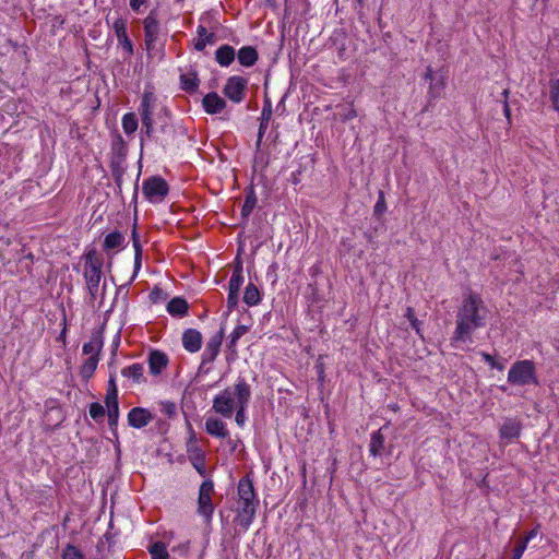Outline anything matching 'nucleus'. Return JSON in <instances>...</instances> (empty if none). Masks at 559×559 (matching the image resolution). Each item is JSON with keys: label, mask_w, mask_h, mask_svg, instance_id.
Here are the masks:
<instances>
[{"label": "nucleus", "mask_w": 559, "mask_h": 559, "mask_svg": "<svg viewBox=\"0 0 559 559\" xmlns=\"http://www.w3.org/2000/svg\"><path fill=\"white\" fill-rule=\"evenodd\" d=\"M508 382L511 385H537L538 378L536 374L535 364L532 360L524 359L515 361L509 369Z\"/></svg>", "instance_id": "nucleus-5"}, {"label": "nucleus", "mask_w": 559, "mask_h": 559, "mask_svg": "<svg viewBox=\"0 0 559 559\" xmlns=\"http://www.w3.org/2000/svg\"><path fill=\"white\" fill-rule=\"evenodd\" d=\"M271 117H272V108H271V104H267L263 107L262 112H261V122L259 126L258 139L255 142L257 150H260V147H261L262 139L267 129Z\"/></svg>", "instance_id": "nucleus-25"}, {"label": "nucleus", "mask_w": 559, "mask_h": 559, "mask_svg": "<svg viewBox=\"0 0 559 559\" xmlns=\"http://www.w3.org/2000/svg\"><path fill=\"white\" fill-rule=\"evenodd\" d=\"M152 559H169L167 547L163 542H156L150 547Z\"/></svg>", "instance_id": "nucleus-34"}, {"label": "nucleus", "mask_w": 559, "mask_h": 559, "mask_svg": "<svg viewBox=\"0 0 559 559\" xmlns=\"http://www.w3.org/2000/svg\"><path fill=\"white\" fill-rule=\"evenodd\" d=\"M188 460L198 474L202 477H206L207 469L205 465L206 454L205 451L200 447L199 440L194 430L190 427L189 438L186 443Z\"/></svg>", "instance_id": "nucleus-7"}, {"label": "nucleus", "mask_w": 559, "mask_h": 559, "mask_svg": "<svg viewBox=\"0 0 559 559\" xmlns=\"http://www.w3.org/2000/svg\"><path fill=\"white\" fill-rule=\"evenodd\" d=\"M200 80L194 71L180 75V87L185 92L194 93L199 88Z\"/></svg>", "instance_id": "nucleus-26"}, {"label": "nucleus", "mask_w": 559, "mask_h": 559, "mask_svg": "<svg viewBox=\"0 0 559 559\" xmlns=\"http://www.w3.org/2000/svg\"><path fill=\"white\" fill-rule=\"evenodd\" d=\"M157 97L151 91H145L142 95L139 114L142 127L146 136L151 138L154 132V114L157 109Z\"/></svg>", "instance_id": "nucleus-6"}, {"label": "nucleus", "mask_w": 559, "mask_h": 559, "mask_svg": "<svg viewBox=\"0 0 559 559\" xmlns=\"http://www.w3.org/2000/svg\"><path fill=\"white\" fill-rule=\"evenodd\" d=\"M129 426L141 429L153 421L154 415L144 407H133L129 411L128 416Z\"/></svg>", "instance_id": "nucleus-13"}, {"label": "nucleus", "mask_w": 559, "mask_h": 559, "mask_svg": "<svg viewBox=\"0 0 559 559\" xmlns=\"http://www.w3.org/2000/svg\"><path fill=\"white\" fill-rule=\"evenodd\" d=\"M357 2H358L360 5H362L364 0H357Z\"/></svg>", "instance_id": "nucleus-60"}, {"label": "nucleus", "mask_w": 559, "mask_h": 559, "mask_svg": "<svg viewBox=\"0 0 559 559\" xmlns=\"http://www.w3.org/2000/svg\"><path fill=\"white\" fill-rule=\"evenodd\" d=\"M66 334H67V326H64L63 330L61 331V333L59 335V340H62L64 342L66 341Z\"/></svg>", "instance_id": "nucleus-59"}, {"label": "nucleus", "mask_w": 559, "mask_h": 559, "mask_svg": "<svg viewBox=\"0 0 559 559\" xmlns=\"http://www.w3.org/2000/svg\"><path fill=\"white\" fill-rule=\"evenodd\" d=\"M248 80L240 75H233L227 79L223 88L224 95L233 103L239 104L245 99Z\"/></svg>", "instance_id": "nucleus-10"}, {"label": "nucleus", "mask_w": 559, "mask_h": 559, "mask_svg": "<svg viewBox=\"0 0 559 559\" xmlns=\"http://www.w3.org/2000/svg\"><path fill=\"white\" fill-rule=\"evenodd\" d=\"M226 100L216 92L206 94L202 99V106L206 114L216 115L226 108Z\"/></svg>", "instance_id": "nucleus-16"}, {"label": "nucleus", "mask_w": 559, "mask_h": 559, "mask_svg": "<svg viewBox=\"0 0 559 559\" xmlns=\"http://www.w3.org/2000/svg\"><path fill=\"white\" fill-rule=\"evenodd\" d=\"M112 28L119 46L124 50L127 57H131L133 55V45L127 33V21L121 17L117 19L112 24Z\"/></svg>", "instance_id": "nucleus-14"}, {"label": "nucleus", "mask_w": 559, "mask_h": 559, "mask_svg": "<svg viewBox=\"0 0 559 559\" xmlns=\"http://www.w3.org/2000/svg\"><path fill=\"white\" fill-rule=\"evenodd\" d=\"M526 547H527V544L525 542H523L522 539H520L516 543V546L514 547V549L512 551V559H521Z\"/></svg>", "instance_id": "nucleus-46"}, {"label": "nucleus", "mask_w": 559, "mask_h": 559, "mask_svg": "<svg viewBox=\"0 0 559 559\" xmlns=\"http://www.w3.org/2000/svg\"><path fill=\"white\" fill-rule=\"evenodd\" d=\"M237 509L234 522L240 526L242 532H247L253 523L259 500L253 487V481L246 475L241 477L237 485Z\"/></svg>", "instance_id": "nucleus-2"}, {"label": "nucleus", "mask_w": 559, "mask_h": 559, "mask_svg": "<svg viewBox=\"0 0 559 559\" xmlns=\"http://www.w3.org/2000/svg\"><path fill=\"white\" fill-rule=\"evenodd\" d=\"M116 378H117L116 373L110 372L109 380H108L107 393H106V400L118 399V388H117V383H116Z\"/></svg>", "instance_id": "nucleus-37"}, {"label": "nucleus", "mask_w": 559, "mask_h": 559, "mask_svg": "<svg viewBox=\"0 0 559 559\" xmlns=\"http://www.w3.org/2000/svg\"><path fill=\"white\" fill-rule=\"evenodd\" d=\"M429 95L433 98L440 97V88L437 84L430 86Z\"/></svg>", "instance_id": "nucleus-55"}, {"label": "nucleus", "mask_w": 559, "mask_h": 559, "mask_svg": "<svg viewBox=\"0 0 559 559\" xmlns=\"http://www.w3.org/2000/svg\"><path fill=\"white\" fill-rule=\"evenodd\" d=\"M257 204V197L253 191L246 195L243 205L241 207V216L243 218H248L252 213L254 206Z\"/></svg>", "instance_id": "nucleus-35"}, {"label": "nucleus", "mask_w": 559, "mask_h": 559, "mask_svg": "<svg viewBox=\"0 0 559 559\" xmlns=\"http://www.w3.org/2000/svg\"><path fill=\"white\" fill-rule=\"evenodd\" d=\"M103 258L94 249L84 254L83 275L86 287L93 298L96 297L99 289V283L103 277Z\"/></svg>", "instance_id": "nucleus-4"}, {"label": "nucleus", "mask_w": 559, "mask_h": 559, "mask_svg": "<svg viewBox=\"0 0 559 559\" xmlns=\"http://www.w3.org/2000/svg\"><path fill=\"white\" fill-rule=\"evenodd\" d=\"M238 61L243 67H252L259 58L258 51L252 46L241 47L237 53Z\"/></svg>", "instance_id": "nucleus-23"}, {"label": "nucleus", "mask_w": 559, "mask_h": 559, "mask_svg": "<svg viewBox=\"0 0 559 559\" xmlns=\"http://www.w3.org/2000/svg\"><path fill=\"white\" fill-rule=\"evenodd\" d=\"M166 298H167V294L164 292L163 288H160L158 286H154L150 293V299L154 304L162 302V301L166 300Z\"/></svg>", "instance_id": "nucleus-39"}, {"label": "nucleus", "mask_w": 559, "mask_h": 559, "mask_svg": "<svg viewBox=\"0 0 559 559\" xmlns=\"http://www.w3.org/2000/svg\"><path fill=\"white\" fill-rule=\"evenodd\" d=\"M385 201L384 195L382 192H380L379 199L374 205V213L380 214L385 210Z\"/></svg>", "instance_id": "nucleus-48"}, {"label": "nucleus", "mask_w": 559, "mask_h": 559, "mask_svg": "<svg viewBox=\"0 0 559 559\" xmlns=\"http://www.w3.org/2000/svg\"><path fill=\"white\" fill-rule=\"evenodd\" d=\"M141 257H142V252H139V253H136V252H135V258H134V272H133V275H132V277H131L130 282H132V281L136 277V275H138V273H139L140 269H141Z\"/></svg>", "instance_id": "nucleus-50"}, {"label": "nucleus", "mask_w": 559, "mask_h": 559, "mask_svg": "<svg viewBox=\"0 0 559 559\" xmlns=\"http://www.w3.org/2000/svg\"><path fill=\"white\" fill-rule=\"evenodd\" d=\"M243 284L242 265L238 264L228 282V292L239 293Z\"/></svg>", "instance_id": "nucleus-31"}, {"label": "nucleus", "mask_w": 559, "mask_h": 559, "mask_svg": "<svg viewBox=\"0 0 559 559\" xmlns=\"http://www.w3.org/2000/svg\"><path fill=\"white\" fill-rule=\"evenodd\" d=\"M481 358L492 368V369H497V370H503L504 369V366L500 362H497L493 358V356H491L490 354L486 353V352H480L479 353Z\"/></svg>", "instance_id": "nucleus-43"}, {"label": "nucleus", "mask_w": 559, "mask_h": 559, "mask_svg": "<svg viewBox=\"0 0 559 559\" xmlns=\"http://www.w3.org/2000/svg\"><path fill=\"white\" fill-rule=\"evenodd\" d=\"M205 430L212 437L219 439H225L229 436L226 424L216 417H209L205 420Z\"/></svg>", "instance_id": "nucleus-18"}, {"label": "nucleus", "mask_w": 559, "mask_h": 559, "mask_svg": "<svg viewBox=\"0 0 559 559\" xmlns=\"http://www.w3.org/2000/svg\"><path fill=\"white\" fill-rule=\"evenodd\" d=\"M124 236L120 231L109 233L104 239V250L110 251L123 247Z\"/></svg>", "instance_id": "nucleus-29"}, {"label": "nucleus", "mask_w": 559, "mask_h": 559, "mask_svg": "<svg viewBox=\"0 0 559 559\" xmlns=\"http://www.w3.org/2000/svg\"><path fill=\"white\" fill-rule=\"evenodd\" d=\"M102 348H103V337L99 333H95L91 337L90 342H87L83 345L82 349H83L84 355L98 357Z\"/></svg>", "instance_id": "nucleus-28"}, {"label": "nucleus", "mask_w": 559, "mask_h": 559, "mask_svg": "<svg viewBox=\"0 0 559 559\" xmlns=\"http://www.w3.org/2000/svg\"><path fill=\"white\" fill-rule=\"evenodd\" d=\"M145 2L146 0H130V7L133 11H139Z\"/></svg>", "instance_id": "nucleus-53"}, {"label": "nucleus", "mask_w": 559, "mask_h": 559, "mask_svg": "<svg viewBox=\"0 0 559 559\" xmlns=\"http://www.w3.org/2000/svg\"><path fill=\"white\" fill-rule=\"evenodd\" d=\"M243 301L247 306H257L261 301V294L258 287L249 283L245 289Z\"/></svg>", "instance_id": "nucleus-30"}, {"label": "nucleus", "mask_w": 559, "mask_h": 559, "mask_svg": "<svg viewBox=\"0 0 559 559\" xmlns=\"http://www.w3.org/2000/svg\"><path fill=\"white\" fill-rule=\"evenodd\" d=\"M502 95L504 97V106H503V111H504V115L508 119H510V108H509V104H508V97H509V90H504L502 92Z\"/></svg>", "instance_id": "nucleus-51"}, {"label": "nucleus", "mask_w": 559, "mask_h": 559, "mask_svg": "<svg viewBox=\"0 0 559 559\" xmlns=\"http://www.w3.org/2000/svg\"><path fill=\"white\" fill-rule=\"evenodd\" d=\"M521 429L522 426L520 420L515 418H508L503 421L502 426L500 427V438L503 440L511 441L520 436Z\"/></svg>", "instance_id": "nucleus-19"}, {"label": "nucleus", "mask_w": 559, "mask_h": 559, "mask_svg": "<svg viewBox=\"0 0 559 559\" xmlns=\"http://www.w3.org/2000/svg\"><path fill=\"white\" fill-rule=\"evenodd\" d=\"M239 296V293H233V292H228V296H227V307L229 310H233L237 307L238 305V297Z\"/></svg>", "instance_id": "nucleus-47"}, {"label": "nucleus", "mask_w": 559, "mask_h": 559, "mask_svg": "<svg viewBox=\"0 0 559 559\" xmlns=\"http://www.w3.org/2000/svg\"><path fill=\"white\" fill-rule=\"evenodd\" d=\"M550 87V99L552 103V107L555 110H559V76L557 79H551L549 82Z\"/></svg>", "instance_id": "nucleus-36"}, {"label": "nucleus", "mask_w": 559, "mask_h": 559, "mask_svg": "<svg viewBox=\"0 0 559 559\" xmlns=\"http://www.w3.org/2000/svg\"><path fill=\"white\" fill-rule=\"evenodd\" d=\"M236 57L234 47L229 45H222L215 51V60L221 67L230 66Z\"/></svg>", "instance_id": "nucleus-22"}, {"label": "nucleus", "mask_w": 559, "mask_h": 559, "mask_svg": "<svg viewBox=\"0 0 559 559\" xmlns=\"http://www.w3.org/2000/svg\"><path fill=\"white\" fill-rule=\"evenodd\" d=\"M167 312L173 317L182 318L188 313L189 305L182 297H174L167 304Z\"/></svg>", "instance_id": "nucleus-21"}, {"label": "nucleus", "mask_w": 559, "mask_h": 559, "mask_svg": "<svg viewBox=\"0 0 559 559\" xmlns=\"http://www.w3.org/2000/svg\"><path fill=\"white\" fill-rule=\"evenodd\" d=\"M118 418H119V417H108V423H109L110 428H112V427H117V425H118Z\"/></svg>", "instance_id": "nucleus-57"}, {"label": "nucleus", "mask_w": 559, "mask_h": 559, "mask_svg": "<svg viewBox=\"0 0 559 559\" xmlns=\"http://www.w3.org/2000/svg\"><path fill=\"white\" fill-rule=\"evenodd\" d=\"M354 116H355V115H353V112H349L348 118H352V117H354Z\"/></svg>", "instance_id": "nucleus-62"}, {"label": "nucleus", "mask_w": 559, "mask_h": 559, "mask_svg": "<svg viewBox=\"0 0 559 559\" xmlns=\"http://www.w3.org/2000/svg\"><path fill=\"white\" fill-rule=\"evenodd\" d=\"M122 129L127 135H132L139 126L136 115L134 112H128L122 117Z\"/></svg>", "instance_id": "nucleus-32"}, {"label": "nucleus", "mask_w": 559, "mask_h": 559, "mask_svg": "<svg viewBox=\"0 0 559 559\" xmlns=\"http://www.w3.org/2000/svg\"><path fill=\"white\" fill-rule=\"evenodd\" d=\"M405 317L408 319V321H412L414 319H417L415 317V312H414V309L412 307H407L406 309V313H405Z\"/></svg>", "instance_id": "nucleus-56"}, {"label": "nucleus", "mask_w": 559, "mask_h": 559, "mask_svg": "<svg viewBox=\"0 0 559 559\" xmlns=\"http://www.w3.org/2000/svg\"><path fill=\"white\" fill-rule=\"evenodd\" d=\"M90 415L95 420L103 418L105 415V407L99 403H92L90 405Z\"/></svg>", "instance_id": "nucleus-42"}, {"label": "nucleus", "mask_w": 559, "mask_h": 559, "mask_svg": "<svg viewBox=\"0 0 559 559\" xmlns=\"http://www.w3.org/2000/svg\"><path fill=\"white\" fill-rule=\"evenodd\" d=\"M409 323H411V326L416 331V333L420 337H423L421 329H420L421 322L418 319H414V320L409 321Z\"/></svg>", "instance_id": "nucleus-52"}, {"label": "nucleus", "mask_w": 559, "mask_h": 559, "mask_svg": "<svg viewBox=\"0 0 559 559\" xmlns=\"http://www.w3.org/2000/svg\"><path fill=\"white\" fill-rule=\"evenodd\" d=\"M182 346L189 353H197L202 346V334L195 329H188L182 334Z\"/></svg>", "instance_id": "nucleus-17"}, {"label": "nucleus", "mask_w": 559, "mask_h": 559, "mask_svg": "<svg viewBox=\"0 0 559 559\" xmlns=\"http://www.w3.org/2000/svg\"><path fill=\"white\" fill-rule=\"evenodd\" d=\"M224 337V329L221 328L218 332L212 335L205 345L202 353V366L213 362L219 354L222 341Z\"/></svg>", "instance_id": "nucleus-12"}, {"label": "nucleus", "mask_w": 559, "mask_h": 559, "mask_svg": "<svg viewBox=\"0 0 559 559\" xmlns=\"http://www.w3.org/2000/svg\"><path fill=\"white\" fill-rule=\"evenodd\" d=\"M143 28L146 50H153L159 35V23L155 11H151L144 19Z\"/></svg>", "instance_id": "nucleus-11"}, {"label": "nucleus", "mask_w": 559, "mask_h": 559, "mask_svg": "<svg viewBox=\"0 0 559 559\" xmlns=\"http://www.w3.org/2000/svg\"><path fill=\"white\" fill-rule=\"evenodd\" d=\"M105 404L107 407L108 417H119V405L118 399L106 400Z\"/></svg>", "instance_id": "nucleus-41"}, {"label": "nucleus", "mask_w": 559, "mask_h": 559, "mask_svg": "<svg viewBox=\"0 0 559 559\" xmlns=\"http://www.w3.org/2000/svg\"><path fill=\"white\" fill-rule=\"evenodd\" d=\"M385 438L382 435V428L371 433L369 452L372 456H379L384 450Z\"/></svg>", "instance_id": "nucleus-27"}, {"label": "nucleus", "mask_w": 559, "mask_h": 559, "mask_svg": "<svg viewBox=\"0 0 559 559\" xmlns=\"http://www.w3.org/2000/svg\"><path fill=\"white\" fill-rule=\"evenodd\" d=\"M168 356L158 349H153L148 353L147 364L150 373L153 376H159L168 366Z\"/></svg>", "instance_id": "nucleus-15"}, {"label": "nucleus", "mask_w": 559, "mask_h": 559, "mask_svg": "<svg viewBox=\"0 0 559 559\" xmlns=\"http://www.w3.org/2000/svg\"><path fill=\"white\" fill-rule=\"evenodd\" d=\"M249 405H245L243 402H241V405H239V408L236 412L235 420L238 426L242 427L246 423V411Z\"/></svg>", "instance_id": "nucleus-44"}, {"label": "nucleus", "mask_w": 559, "mask_h": 559, "mask_svg": "<svg viewBox=\"0 0 559 559\" xmlns=\"http://www.w3.org/2000/svg\"><path fill=\"white\" fill-rule=\"evenodd\" d=\"M159 406H160V412L169 418L174 417L177 413V407L174 402H170V401L160 402Z\"/></svg>", "instance_id": "nucleus-40"}, {"label": "nucleus", "mask_w": 559, "mask_h": 559, "mask_svg": "<svg viewBox=\"0 0 559 559\" xmlns=\"http://www.w3.org/2000/svg\"><path fill=\"white\" fill-rule=\"evenodd\" d=\"M488 309L481 297L469 292L463 297L456 313V326L452 340L454 342H472L475 330L486 324Z\"/></svg>", "instance_id": "nucleus-1"}, {"label": "nucleus", "mask_w": 559, "mask_h": 559, "mask_svg": "<svg viewBox=\"0 0 559 559\" xmlns=\"http://www.w3.org/2000/svg\"><path fill=\"white\" fill-rule=\"evenodd\" d=\"M425 79L429 80V81H432V69L430 67L427 68V71H426V74H425Z\"/></svg>", "instance_id": "nucleus-58"}, {"label": "nucleus", "mask_w": 559, "mask_h": 559, "mask_svg": "<svg viewBox=\"0 0 559 559\" xmlns=\"http://www.w3.org/2000/svg\"><path fill=\"white\" fill-rule=\"evenodd\" d=\"M99 358L97 356H90L81 367V376L83 378H91L98 365Z\"/></svg>", "instance_id": "nucleus-33"}, {"label": "nucleus", "mask_w": 559, "mask_h": 559, "mask_svg": "<svg viewBox=\"0 0 559 559\" xmlns=\"http://www.w3.org/2000/svg\"><path fill=\"white\" fill-rule=\"evenodd\" d=\"M214 493V483L212 479H205L200 488L198 495V513L202 515L206 522H210L214 514V504L212 496Z\"/></svg>", "instance_id": "nucleus-8"}, {"label": "nucleus", "mask_w": 559, "mask_h": 559, "mask_svg": "<svg viewBox=\"0 0 559 559\" xmlns=\"http://www.w3.org/2000/svg\"><path fill=\"white\" fill-rule=\"evenodd\" d=\"M131 236H132V243H133L134 251L136 253L142 252L139 235L136 233V228L135 227H133Z\"/></svg>", "instance_id": "nucleus-49"}, {"label": "nucleus", "mask_w": 559, "mask_h": 559, "mask_svg": "<svg viewBox=\"0 0 559 559\" xmlns=\"http://www.w3.org/2000/svg\"><path fill=\"white\" fill-rule=\"evenodd\" d=\"M142 191L151 203H159L168 194L169 189L164 178L153 176L144 180Z\"/></svg>", "instance_id": "nucleus-9"}, {"label": "nucleus", "mask_w": 559, "mask_h": 559, "mask_svg": "<svg viewBox=\"0 0 559 559\" xmlns=\"http://www.w3.org/2000/svg\"><path fill=\"white\" fill-rule=\"evenodd\" d=\"M250 400L251 386L245 378L239 377L233 386L226 388L214 397L212 408L223 417L230 418L241 402L249 405Z\"/></svg>", "instance_id": "nucleus-3"}, {"label": "nucleus", "mask_w": 559, "mask_h": 559, "mask_svg": "<svg viewBox=\"0 0 559 559\" xmlns=\"http://www.w3.org/2000/svg\"><path fill=\"white\" fill-rule=\"evenodd\" d=\"M247 332V328L245 325H238L234 329L230 334V344L235 345L236 342Z\"/></svg>", "instance_id": "nucleus-45"}, {"label": "nucleus", "mask_w": 559, "mask_h": 559, "mask_svg": "<svg viewBox=\"0 0 559 559\" xmlns=\"http://www.w3.org/2000/svg\"><path fill=\"white\" fill-rule=\"evenodd\" d=\"M62 559H83V555L75 546L68 545L62 551Z\"/></svg>", "instance_id": "nucleus-38"}, {"label": "nucleus", "mask_w": 559, "mask_h": 559, "mask_svg": "<svg viewBox=\"0 0 559 559\" xmlns=\"http://www.w3.org/2000/svg\"><path fill=\"white\" fill-rule=\"evenodd\" d=\"M121 374L124 378L130 379L133 383H143L146 381L144 377V366L139 362H134L121 369Z\"/></svg>", "instance_id": "nucleus-20"}, {"label": "nucleus", "mask_w": 559, "mask_h": 559, "mask_svg": "<svg viewBox=\"0 0 559 559\" xmlns=\"http://www.w3.org/2000/svg\"><path fill=\"white\" fill-rule=\"evenodd\" d=\"M354 116H355V115H353V112H349L348 118H352V117H354Z\"/></svg>", "instance_id": "nucleus-61"}, {"label": "nucleus", "mask_w": 559, "mask_h": 559, "mask_svg": "<svg viewBox=\"0 0 559 559\" xmlns=\"http://www.w3.org/2000/svg\"><path fill=\"white\" fill-rule=\"evenodd\" d=\"M198 39L194 44V48L198 51H203L206 45H211L215 41V34L211 33L203 25H199L197 28Z\"/></svg>", "instance_id": "nucleus-24"}, {"label": "nucleus", "mask_w": 559, "mask_h": 559, "mask_svg": "<svg viewBox=\"0 0 559 559\" xmlns=\"http://www.w3.org/2000/svg\"><path fill=\"white\" fill-rule=\"evenodd\" d=\"M537 534H538V528L535 527V528L531 530L527 533V535L524 538H522V540L527 544L531 539L535 538L537 536Z\"/></svg>", "instance_id": "nucleus-54"}]
</instances>
